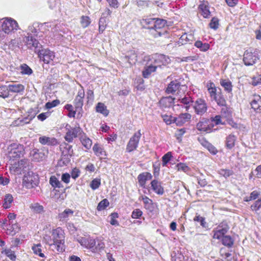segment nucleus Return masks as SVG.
Masks as SVG:
<instances>
[{
    "instance_id": "f257e3e1",
    "label": "nucleus",
    "mask_w": 261,
    "mask_h": 261,
    "mask_svg": "<svg viewBox=\"0 0 261 261\" xmlns=\"http://www.w3.org/2000/svg\"><path fill=\"white\" fill-rule=\"evenodd\" d=\"M51 237L53 238L54 246L57 251L61 252L64 251L65 236L63 230L61 227L53 229Z\"/></svg>"
},
{
    "instance_id": "f03ea898",
    "label": "nucleus",
    "mask_w": 261,
    "mask_h": 261,
    "mask_svg": "<svg viewBox=\"0 0 261 261\" xmlns=\"http://www.w3.org/2000/svg\"><path fill=\"white\" fill-rule=\"evenodd\" d=\"M8 157L10 160H15L22 156L24 153L23 145L18 143H12L7 148Z\"/></svg>"
},
{
    "instance_id": "7ed1b4c3",
    "label": "nucleus",
    "mask_w": 261,
    "mask_h": 261,
    "mask_svg": "<svg viewBox=\"0 0 261 261\" xmlns=\"http://www.w3.org/2000/svg\"><path fill=\"white\" fill-rule=\"evenodd\" d=\"M148 59L153 63L158 68H161L162 66H167L170 63L171 60L168 56L163 54H154L148 56Z\"/></svg>"
},
{
    "instance_id": "20e7f679",
    "label": "nucleus",
    "mask_w": 261,
    "mask_h": 261,
    "mask_svg": "<svg viewBox=\"0 0 261 261\" xmlns=\"http://www.w3.org/2000/svg\"><path fill=\"white\" fill-rule=\"evenodd\" d=\"M29 162L27 159H22L17 163L11 165L10 170L15 174L24 173L29 169Z\"/></svg>"
},
{
    "instance_id": "39448f33",
    "label": "nucleus",
    "mask_w": 261,
    "mask_h": 261,
    "mask_svg": "<svg viewBox=\"0 0 261 261\" xmlns=\"http://www.w3.org/2000/svg\"><path fill=\"white\" fill-rule=\"evenodd\" d=\"M259 59L257 51L252 50H247L245 51L243 57V62L246 66H252Z\"/></svg>"
},
{
    "instance_id": "423d86ee",
    "label": "nucleus",
    "mask_w": 261,
    "mask_h": 261,
    "mask_svg": "<svg viewBox=\"0 0 261 261\" xmlns=\"http://www.w3.org/2000/svg\"><path fill=\"white\" fill-rule=\"evenodd\" d=\"M66 130L65 140L68 142H72L73 139L77 137L78 135L81 133L82 129L79 126L71 127L70 125L67 124L65 127Z\"/></svg>"
},
{
    "instance_id": "0eeeda50",
    "label": "nucleus",
    "mask_w": 261,
    "mask_h": 261,
    "mask_svg": "<svg viewBox=\"0 0 261 261\" xmlns=\"http://www.w3.org/2000/svg\"><path fill=\"white\" fill-rule=\"evenodd\" d=\"M227 232L228 229L227 227L221 228L219 227L214 231L213 238L220 240L223 245L227 246H228V234Z\"/></svg>"
},
{
    "instance_id": "6e6552de",
    "label": "nucleus",
    "mask_w": 261,
    "mask_h": 261,
    "mask_svg": "<svg viewBox=\"0 0 261 261\" xmlns=\"http://www.w3.org/2000/svg\"><path fill=\"white\" fill-rule=\"evenodd\" d=\"M2 28L3 31L6 34L16 31L18 28L17 22L12 18H5L2 23Z\"/></svg>"
},
{
    "instance_id": "1a4fd4ad",
    "label": "nucleus",
    "mask_w": 261,
    "mask_h": 261,
    "mask_svg": "<svg viewBox=\"0 0 261 261\" xmlns=\"http://www.w3.org/2000/svg\"><path fill=\"white\" fill-rule=\"evenodd\" d=\"M141 137V131L139 130L130 138L126 148L127 152H130L137 148Z\"/></svg>"
},
{
    "instance_id": "9d476101",
    "label": "nucleus",
    "mask_w": 261,
    "mask_h": 261,
    "mask_svg": "<svg viewBox=\"0 0 261 261\" xmlns=\"http://www.w3.org/2000/svg\"><path fill=\"white\" fill-rule=\"evenodd\" d=\"M77 241L81 246L89 249H91L93 252H95V243L94 239L89 236H85L84 237H80L77 239Z\"/></svg>"
},
{
    "instance_id": "9b49d317",
    "label": "nucleus",
    "mask_w": 261,
    "mask_h": 261,
    "mask_svg": "<svg viewBox=\"0 0 261 261\" xmlns=\"http://www.w3.org/2000/svg\"><path fill=\"white\" fill-rule=\"evenodd\" d=\"M176 103L174 105V109H178V107L185 109L188 111L190 107L191 103L193 102L192 98L190 96H185L184 97H179L176 98Z\"/></svg>"
},
{
    "instance_id": "f8f14e48",
    "label": "nucleus",
    "mask_w": 261,
    "mask_h": 261,
    "mask_svg": "<svg viewBox=\"0 0 261 261\" xmlns=\"http://www.w3.org/2000/svg\"><path fill=\"white\" fill-rule=\"evenodd\" d=\"M214 124L210 119L202 118L196 125L197 129L202 132L206 133L212 132Z\"/></svg>"
},
{
    "instance_id": "ddd939ff",
    "label": "nucleus",
    "mask_w": 261,
    "mask_h": 261,
    "mask_svg": "<svg viewBox=\"0 0 261 261\" xmlns=\"http://www.w3.org/2000/svg\"><path fill=\"white\" fill-rule=\"evenodd\" d=\"M37 53L40 60L46 64H49L50 61L54 60L55 57L54 53L47 49L40 48Z\"/></svg>"
},
{
    "instance_id": "4468645a",
    "label": "nucleus",
    "mask_w": 261,
    "mask_h": 261,
    "mask_svg": "<svg viewBox=\"0 0 261 261\" xmlns=\"http://www.w3.org/2000/svg\"><path fill=\"white\" fill-rule=\"evenodd\" d=\"M193 108L196 114L201 116L206 112L207 106L204 99L198 98L194 102Z\"/></svg>"
},
{
    "instance_id": "2eb2a0df",
    "label": "nucleus",
    "mask_w": 261,
    "mask_h": 261,
    "mask_svg": "<svg viewBox=\"0 0 261 261\" xmlns=\"http://www.w3.org/2000/svg\"><path fill=\"white\" fill-rule=\"evenodd\" d=\"M24 41L28 47L30 49H34L35 52L36 53L40 48H42V45L38 40L32 36H28V37H26L25 39H24Z\"/></svg>"
},
{
    "instance_id": "dca6fc26",
    "label": "nucleus",
    "mask_w": 261,
    "mask_h": 261,
    "mask_svg": "<svg viewBox=\"0 0 261 261\" xmlns=\"http://www.w3.org/2000/svg\"><path fill=\"white\" fill-rule=\"evenodd\" d=\"M144 60L147 63L142 71V75L144 78H148L151 73L156 71L157 67L150 61V59H148L147 56H145Z\"/></svg>"
},
{
    "instance_id": "f3484780",
    "label": "nucleus",
    "mask_w": 261,
    "mask_h": 261,
    "mask_svg": "<svg viewBox=\"0 0 261 261\" xmlns=\"http://www.w3.org/2000/svg\"><path fill=\"white\" fill-rule=\"evenodd\" d=\"M35 176L34 175L33 172H27L23 178L22 183L24 186L27 188H31L34 187L36 184L34 183V179Z\"/></svg>"
},
{
    "instance_id": "a211bd4d",
    "label": "nucleus",
    "mask_w": 261,
    "mask_h": 261,
    "mask_svg": "<svg viewBox=\"0 0 261 261\" xmlns=\"http://www.w3.org/2000/svg\"><path fill=\"white\" fill-rule=\"evenodd\" d=\"M250 208L256 215L257 220L261 222V197L251 205Z\"/></svg>"
},
{
    "instance_id": "6ab92c4d",
    "label": "nucleus",
    "mask_w": 261,
    "mask_h": 261,
    "mask_svg": "<svg viewBox=\"0 0 261 261\" xmlns=\"http://www.w3.org/2000/svg\"><path fill=\"white\" fill-rule=\"evenodd\" d=\"M85 97V91L82 87L79 89L77 95L74 100V104L76 108L81 109L83 106V99Z\"/></svg>"
},
{
    "instance_id": "aec40b11",
    "label": "nucleus",
    "mask_w": 261,
    "mask_h": 261,
    "mask_svg": "<svg viewBox=\"0 0 261 261\" xmlns=\"http://www.w3.org/2000/svg\"><path fill=\"white\" fill-rule=\"evenodd\" d=\"M214 100H215L219 106L224 107L221 109V112L222 114L224 113L226 114V112H228V108L226 105V100L224 96L220 93L218 94L216 98H214Z\"/></svg>"
},
{
    "instance_id": "412c9836",
    "label": "nucleus",
    "mask_w": 261,
    "mask_h": 261,
    "mask_svg": "<svg viewBox=\"0 0 261 261\" xmlns=\"http://www.w3.org/2000/svg\"><path fill=\"white\" fill-rule=\"evenodd\" d=\"M39 142L42 145L48 146H54L58 144V141L56 138L45 136L39 138Z\"/></svg>"
},
{
    "instance_id": "4be33fe9",
    "label": "nucleus",
    "mask_w": 261,
    "mask_h": 261,
    "mask_svg": "<svg viewBox=\"0 0 261 261\" xmlns=\"http://www.w3.org/2000/svg\"><path fill=\"white\" fill-rule=\"evenodd\" d=\"M191 118V115L189 113H181L178 117L174 118V122L177 125L181 126L189 121Z\"/></svg>"
},
{
    "instance_id": "5701e85b",
    "label": "nucleus",
    "mask_w": 261,
    "mask_h": 261,
    "mask_svg": "<svg viewBox=\"0 0 261 261\" xmlns=\"http://www.w3.org/2000/svg\"><path fill=\"white\" fill-rule=\"evenodd\" d=\"M221 113H222L221 112ZM210 121H211L213 123L214 122L216 125L225 124V121H228V112H226V114L223 113L221 114V115H217L214 117H212Z\"/></svg>"
},
{
    "instance_id": "b1692460",
    "label": "nucleus",
    "mask_w": 261,
    "mask_h": 261,
    "mask_svg": "<svg viewBox=\"0 0 261 261\" xmlns=\"http://www.w3.org/2000/svg\"><path fill=\"white\" fill-rule=\"evenodd\" d=\"M166 24V21L164 19L155 18L153 29L158 34L159 36H161L163 33L160 30L163 29Z\"/></svg>"
},
{
    "instance_id": "393cba45",
    "label": "nucleus",
    "mask_w": 261,
    "mask_h": 261,
    "mask_svg": "<svg viewBox=\"0 0 261 261\" xmlns=\"http://www.w3.org/2000/svg\"><path fill=\"white\" fill-rule=\"evenodd\" d=\"M199 8L201 12V15L204 18H208L210 16L211 12L209 10V4L207 1H203L199 6Z\"/></svg>"
},
{
    "instance_id": "a878e982",
    "label": "nucleus",
    "mask_w": 261,
    "mask_h": 261,
    "mask_svg": "<svg viewBox=\"0 0 261 261\" xmlns=\"http://www.w3.org/2000/svg\"><path fill=\"white\" fill-rule=\"evenodd\" d=\"M154 20L155 18L146 17L141 19L140 22L143 28L148 29H153Z\"/></svg>"
},
{
    "instance_id": "bb28decb",
    "label": "nucleus",
    "mask_w": 261,
    "mask_h": 261,
    "mask_svg": "<svg viewBox=\"0 0 261 261\" xmlns=\"http://www.w3.org/2000/svg\"><path fill=\"white\" fill-rule=\"evenodd\" d=\"M150 184L151 189L155 193L160 195L164 194V190L160 182L156 180H153Z\"/></svg>"
},
{
    "instance_id": "cd10ccee",
    "label": "nucleus",
    "mask_w": 261,
    "mask_h": 261,
    "mask_svg": "<svg viewBox=\"0 0 261 261\" xmlns=\"http://www.w3.org/2000/svg\"><path fill=\"white\" fill-rule=\"evenodd\" d=\"M206 87L211 99L214 100L220 92L217 91L215 85L211 82L207 83Z\"/></svg>"
},
{
    "instance_id": "c85d7f7f",
    "label": "nucleus",
    "mask_w": 261,
    "mask_h": 261,
    "mask_svg": "<svg viewBox=\"0 0 261 261\" xmlns=\"http://www.w3.org/2000/svg\"><path fill=\"white\" fill-rule=\"evenodd\" d=\"M180 85L177 81H172L168 86L166 89V92L168 94H175L178 91Z\"/></svg>"
},
{
    "instance_id": "c756f323",
    "label": "nucleus",
    "mask_w": 261,
    "mask_h": 261,
    "mask_svg": "<svg viewBox=\"0 0 261 261\" xmlns=\"http://www.w3.org/2000/svg\"><path fill=\"white\" fill-rule=\"evenodd\" d=\"M151 174L148 172L139 174L138 176V180L140 186L142 187H145L146 181L151 179Z\"/></svg>"
},
{
    "instance_id": "7c9ffc66",
    "label": "nucleus",
    "mask_w": 261,
    "mask_h": 261,
    "mask_svg": "<svg viewBox=\"0 0 261 261\" xmlns=\"http://www.w3.org/2000/svg\"><path fill=\"white\" fill-rule=\"evenodd\" d=\"M9 91L12 93H20L24 90V86L21 84L13 83L8 86Z\"/></svg>"
},
{
    "instance_id": "2f4dec72",
    "label": "nucleus",
    "mask_w": 261,
    "mask_h": 261,
    "mask_svg": "<svg viewBox=\"0 0 261 261\" xmlns=\"http://www.w3.org/2000/svg\"><path fill=\"white\" fill-rule=\"evenodd\" d=\"M175 100L176 98H172L171 96H168L161 99L160 101V103L165 107H170L176 103V101H175Z\"/></svg>"
},
{
    "instance_id": "473e14b6",
    "label": "nucleus",
    "mask_w": 261,
    "mask_h": 261,
    "mask_svg": "<svg viewBox=\"0 0 261 261\" xmlns=\"http://www.w3.org/2000/svg\"><path fill=\"white\" fill-rule=\"evenodd\" d=\"M251 108L254 111L260 110L261 107V97L259 95H255L253 99L250 102Z\"/></svg>"
},
{
    "instance_id": "72a5a7b5",
    "label": "nucleus",
    "mask_w": 261,
    "mask_h": 261,
    "mask_svg": "<svg viewBox=\"0 0 261 261\" xmlns=\"http://www.w3.org/2000/svg\"><path fill=\"white\" fill-rule=\"evenodd\" d=\"M193 39L192 34H187L186 33L183 34L179 38L177 43L179 45H184L187 43H191Z\"/></svg>"
},
{
    "instance_id": "f704fd0d",
    "label": "nucleus",
    "mask_w": 261,
    "mask_h": 261,
    "mask_svg": "<svg viewBox=\"0 0 261 261\" xmlns=\"http://www.w3.org/2000/svg\"><path fill=\"white\" fill-rule=\"evenodd\" d=\"M93 150L94 153L98 156L100 158L105 156L106 155V152L104 150L103 148L100 145L95 144L93 147Z\"/></svg>"
},
{
    "instance_id": "c9c22d12",
    "label": "nucleus",
    "mask_w": 261,
    "mask_h": 261,
    "mask_svg": "<svg viewBox=\"0 0 261 261\" xmlns=\"http://www.w3.org/2000/svg\"><path fill=\"white\" fill-rule=\"evenodd\" d=\"M96 111L102 114L105 116H107L109 113V111L107 110V107L104 103L101 102H98L96 106Z\"/></svg>"
},
{
    "instance_id": "e433bc0d",
    "label": "nucleus",
    "mask_w": 261,
    "mask_h": 261,
    "mask_svg": "<svg viewBox=\"0 0 261 261\" xmlns=\"http://www.w3.org/2000/svg\"><path fill=\"white\" fill-rule=\"evenodd\" d=\"M49 184L54 188V191H57L55 188H63L61 181L55 176H51L49 178Z\"/></svg>"
},
{
    "instance_id": "4c0bfd02",
    "label": "nucleus",
    "mask_w": 261,
    "mask_h": 261,
    "mask_svg": "<svg viewBox=\"0 0 261 261\" xmlns=\"http://www.w3.org/2000/svg\"><path fill=\"white\" fill-rule=\"evenodd\" d=\"M127 58L130 64H135L137 61V54L135 50H131L128 51Z\"/></svg>"
},
{
    "instance_id": "58836bf2",
    "label": "nucleus",
    "mask_w": 261,
    "mask_h": 261,
    "mask_svg": "<svg viewBox=\"0 0 261 261\" xmlns=\"http://www.w3.org/2000/svg\"><path fill=\"white\" fill-rule=\"evenodd\" d=\"M30 208L31 211L37 214H41L44 212V207L38 203H33L30 204Z\"/></svg>"
},
{
    "instance_id": "ea45409f",
    "label": "nucleus",
    "mask_w": 261,
    "mask_h": 261,
    "mask_svg": "<svg viewBox=\"0 0 261 261\" xmlns=\"http://www.w3.org/2000/svg\"><path fill=\"white\" fill-rule=\"evenodd\" d=\"M13 201V198L11 194L6 195L4 198V202L3 203L4 208L7 209L10 208L11 205V203Z\"/></svg>"
},
{
    "instance_id": "a19ab883",
    "label": "nucleus",
    "mask_w": 261,
    "mask_h": 261,
    "mask_svg": "<svg viewBox=\"0 0 261 261\" xmlns=\"http://www.w3.org/2000/svg\"><path fill=\"white\" fill-rule=\"evenodd\" d=\"M73 211L69 208H67L64 212L59 215V218L61 220H64L70 216H72Z\"/></svg>"
},
{
    "instance_id": "79ce46f5",
    "label": "nucleus",
    "mask_w": 261,
    "mask_h": 261,
    "mask_svg": "<svg viewBox=\"0 0 261 261\" xmlns=\"http://www.w3.org/2000/svg\"><path fill=\"white\" fill-rule=\"evenodd\" d=\"M260 195V192L257 190H254L251 192L250 196L245 198V201L254 200L258 198Z\"/></svg>"
},
{
    "instance_id": "37998d69",
    "label": "nucleus",
    "mask_w": 261,
    "mask_h": 261,
    "mask_svg": "<svg viewBox=\"0 0 261 261\" xmlns=\"http://www.w3.org/2000/svg\"><path fill=\"white\" fill-rule=\"evenodd\" d=\"M195 46L196 47L199 48L200 50L202 51H206L210 48V45L208 43H203L200 41H197L196 42H195Z\"/></svg>"
},
{
    "instance_id": "c03bdc74",
    "label": "nucleus",
    "mask_w": 261,
    "mask_h": 261,
    "mask_svg": "<svg viewBox=\"0 0 261 261\" xmlns=\"http://www.w3.org/2000/svg\"><path fill=\"white\" fill-rule=\"evenodd\" d=\"M41 245L40 244L35 245L32 247V250L33 251V252L36 254L38 255L41 257H44L45 255L44 254L42 253V249H41Z\"/></svg>"
},
{
    "instance_id": "a18cd8bd",
    "label": "nucleus",
    "mask_w": 261,
    "mask_h": 261,
    "mask_svg": "<svg viewBox=\"0 0 261 261\" xmlns=\"http://www.w3.org/2000/svg\"><path fill=\"white\" fill-rule=\"evenodd\" d=\"M9 95L8 86H2L0 87V97L7 98Z\"/></svg>"
},
{
    "instance_id": "49530a36",
    "label": "nucleus",
    "mask_w": 261,
    "mask_h": 261,
    "mask_svg": "<svg viewBox=\"0 0 261 261\" xmlns=\"http://www.w3.org/2000/svg\"><path fill=\"white\" fill-rule=\"evenodd\" d=\"M198 59V56L195 55L194 56H188L186 57H183L182 58H177L176 60L179 62H192L194 61H196Z\"/></svg>"
},
{
    "instance_id": "de8ad7c7",
    "label": "nucleus",
    "mask_w": 261,
    "mask_h": 261,
    "mask_svg": "<svg viewBox=\"0 0 261 261\" xmlns=\"http://www.w3.org/2000/svg\"><path fill=\"white\" fill-rule=\"evenodd\" d=\"M91 23L90 18L87 16H82L81 18V24L83 28H85L89 25Z\"/></svg>"
},
{
    "instance_id": "09e8293b",
    "label": "nucleus",
    "mask_w": 261,
    "mask_h": 261,
    "mask_svg": "<svg viewBox=\"0 0 261 261\" xmlns=\"http://www.w3.org/2000/svg\"><path fill=\"white\" fill-rule=\"evenodd\" d=\"M21 73L22 74L30 75L32 73L33 71L31 68L25 64H23L20 66Z\"/></svg>"
},
{
    "instance_id": "8fccbe9b",
    "label": "nucleus",
    "mask_w": 261,
    "mask_h": 261,
    "mask_svg": "<svg viewBox=\"0 0 261 261\" xmlns=\"http://www.w3.org/2000/svg\"><path fill=\"white\" fill-rule=\"evenodd\" d=\"M175 167L177 171H182L185 173H188L190 170V168L188 166L182 163L177 164Z\"/></svg>"
},
{
    "instance_id": "3c124183",
    "label": "nucleus",
    "mask_w": 261,
    "mask_h": 261,
    "mask_svg": "<svg viewBox=\"0 0 261 261\" xmlns=\"http://www.w3.org/2000/svg\"><path fill=\"white\" fill-rule=\"evenodd\" d=\"M109 205V202L107 199H104L101 200L98 204L97 210L98 211H101L104 210Z\"/></svg>"
},
{
    "instance_id": "603ef678",
    "label": "nucleus",
    "mask_w": 261,
    "mask_h": 261,
    "mask_svg": "<svg viewBox=\"0 0 261 261\" xmlns=\"http://www.w3.org/2000/svg\"><path fill=\"white\" fill-rule=\"evenodd\" d=\"M81 142L87 149L90 148L92 145V141L86 137L82 138Z\"/></svg>"
},
{
    "instance_id": "864d4df0",
    "label": "nucleus",
    "mask_w": 261,
    "mask_h": 261,
    "mask_svg": "<svg viewBox=\"0 0 261 261\" xmlns=\"http://www.w3.org/2000/svg\"><path fill=\"white\" fill-rule=\"evenodd\" d=\"M2 252V253H5L12 260H14L16 259V256L14 254V251L11 249H5Z\"/></svg>"
},
{
    "instance_id": "5fc2aeb1",
    "label": "nucleus",
    "mask_w": 261,
    "mask_h": 261,
    "mask_svg": "<svg viewBox=\"0 0 261 261\" xmlns=\"http://www.w3.org/2000/svg\"><path fill=\"white\" fill-rule=\"evenodd\" d=\"M171 157L172 154L171 152H168L163 155L162 157V164L163 166H166L167 164L171 160Z\"/></svg>"
},
{
    "instance_id": "6e6d98bb",
    "label": "nucleus",
    "mask_w": 261,
    "mask_h": 261,
    "mask_svg": "<svg viewBox=\"0 0 261 261\" xmlns=\"http://www.w3.org/2000/svg\"><path fill=\"white\" fill-rule=\"evenodd\" d=\"M62 145L64 146V149L66 150L67 155L71 156L73 153L72 146L66 143H64Z\"/></svg>"
},
{
    "instance_id": "4d7b16f0",
    "label": "nucleus",
    "mask_w": 261,
    "mask_h": 261,
    "mask_svg": "<svg viewBox=\"0 0 261 261\" xmlns=\"http://www.w3.org/2000/svg\"><path fill=\"white\" fill-rule=\"evenodd\" d=\"M100 185V180L99 179H94L90 184V187L93 190H96L99 188Z\"/></svg>"
},
{
    "instance_id": "13d9d810",
    "label": "nucleus",
    "mask_w": 261,
    "mask_h": 261,
    "mask_svg": "<svg viewBox=\"0 0 261 261\" xmlns=\"http://www.w3.org/2000/svg\"><path fill=\"white\" fill-rule=\"evenodd\" d=\"M162 118L164 121L168 125L171 124L172 122H174V118H175V117H172L171 116L167 115H163Z\"/></svg>"
},
{
    "instance_id": "bf43d9fd",
    "label": "nucleus",
    "mask_w": 261,
    "mask_h": 261,
    "mask_svg": "<svg viewBox=\"0 0 261 261\" xmlns=\"http://www.w3.org/2000/svg\"><path fill=\"white\" fill-rule=\"evenodd\" d=\"M218 19L215 17H213L209 23L210 27L214 30H216L218 28Z\"/></svg>"
},
{
    "instance_id": "052dcab7",
    "label": "nucleus",
    "mask_w": 261,
    "mask_h": 261,
    "mask_svg": "<svg viewBox=\"0 0 261 261\" xmlns=\"http://www.w3.org/2000/svg\"><path fill=\"white\" fill-rule=\"evenodd\" d=\"M118 217V214L117 213H112L111 215V220L110 221V224L112 225L118 226L119 223L117 220H116V218Z\"/></svg>"
},
{
    "instance_id": "680f3d73",
    "label": "nucleus",
    "mask_w": 261,
    "mask_h": 261,
    "mask_svg": "<svg viewBox=\"0 0 261 261\" xmlns=\"http://www.w3.org/2000/svg\"><path fill=\"white\" fill-rule=\"evenodd\" d=\"M110 7L117 9L119 6V3L118 0H106Z\"/></svg>"
},
{
    "instance_id": "e2e57ef3",
    "label": "nucleus",
    "mask_w": 261,
    "mask_h": 261,
    "mask_svg": "<svg viewBox=\"0 0 261 261\" xmlns=\"http://www.w3.org/2000/svg\"><path fill=\"white\" fill-rule=\"evenodd\" d=\"M186 130L185 128H181L178 129L175 133V136L176 137V139L178 140L179 142L181 141V137L185 133Z\"/></svg>"
},
{
    "instance_id": "0e129e2a",
    "label": "nucleus",
    "mask_w": 261,
    "mask_h": 261,
    "mask_svg": "<svg viewBox=\"0 0 261 261\" xmlns=\"http://www.w3.org/2000/svg\"><path fill=\"white\" fill-rule=\"evenodd\" d=\"M60 101L59 100H55L51 102H48L45 104V107L47 109H50L54 108L59 105Z\"/></svg>"
},
{
    "instance_id": "69168bd1",
    "label": "nucleus",
    "mask_w": 261,
    "mask_h": 261,
    "mask_svg": "<svg viewBox=\"0 0 261 261\" xmlns=\"http://www.w3.org/2000/svg\"><path fill=\"white\" fill-rule=\"evenodd\" d=\"M142 212L139 209H136L132 212V217L134 219H138L142 215Z\"/></svg>"
},
{
    "instance_id": "338daca9",
    "label": "nucleus",
    "mask_w": 261,
    "mask_h": 261,
    "mask_svg": "<svg viewBox=\"0 0 261 261\" xmlns=\"http://www.w3.org/2000/svg\"><path fill=\"white\" fill-rule=\"evenodd\" d=\"M194 221L199 222L200 223V225L203 227H205L206 222L205 221V219L203 217L200 216L199 215L196 216L194 218Z\"/></svg>"
},
{
    "instance_id": "774afa93",
    "label": "nucleus",
    "mask_w": 261,
    "mask_h": 261,
    "mask_svg": "<svg viewBox=\"0 0 261 261\" xmlns=\"http://www.w3.org/2000/svg\"><path fill=\"white\" fill-rule=\"evenodd\" d=\"M39 150L37 149H34L31 153L33 155L35 159H38L39 158H42L44 155V154L41 152H38Z\"/></svg>"
}]
</instances>
